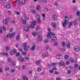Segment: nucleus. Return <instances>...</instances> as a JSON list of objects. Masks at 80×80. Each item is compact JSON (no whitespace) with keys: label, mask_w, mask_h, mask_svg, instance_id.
Returning a JSON list of instances; mask_svg holds the SVG:
<instances>
[{"label":"nucleus","mask_w":80,"mask_h":80,"mask_svg":"<svg viewBox=\"0 0 80 80\" xmlns=\"http://www.w3.org/2000/svg\"><path fill=\"white\" fill-rule=\"evenodd\" d=\"M37 22L35 21H33L32 22V24H31V26L26 27L24 28V30L25 32H27L29 31V28H35V25H36Z\"/></svg>","instance_id":"f257e3e1"},{"label":"nucleus","mask_w":80,"mask_h":80,"mask_svg":"<svg viewBox=\"0 0 80 80\" xmlns=\"http://www.w3.org/2000/svg\"><path fill=\"white\" fill-rule=\"evenodd\" d=\"M62 26L63 27H66V24L68 25V22L64 21V22H62Z\"/></svg>","instance_id":"f03ea898"},{"label":"nucleus","mask_w":80,"mask_h":80,"mask_svg":"<svg viewBox=\"0 0 80 80\" xmlns=\"http://www.w3.org/2000/svg\"><path fill=\"white\" fill-rule=\"evenodd\" d=\"M14 53H17V50H16V49H14L13 51L12 50L10 51V53L11 55H14Z\"/></svg>","instance_id":"7ed1b4c3"},{"label":"nucleus","mask_w":80,"mask_h":80,"mask_svg":"<svg viewBox=\"0 0 80 80\" xmlns=\"http://www.w3.org/2000/svg\"><path fill=\"white\" fill-rule=\"evenodd\" d=\"M74 50L76 52H79L80 48L78 46H75L74 47Z\"/></svg>","instance_id":"20e7f679"},{"label":"nucleus","mask_w":80,"mask_h":80,"mask_svg":"<svg viewBox=\"0 0 80 80\" xmlns=\"http://www.w3.org/2000/svg\"><path fill=\"white\" fill-rule=\"evenodd\" d=\"M52 27L54 28H57V23L55 22H53L52 23Z\"/></svg>","instance_id":"39448f33"},{"label":"nucleus","mask_w":80,"mask_h":80,"mask_svg":"<svg viewBox=\"0 0 80 80\" xmlns=\"http://www.w3.org/2000/svg\"><path fill=\"white\" fill-rule=\"evenodd\" d=\"M59 65L60 66H63V67H65V63L63 61H61L60 62L58 63Z\"/></svg>","instance_id":"423d86ee"},{"label":"nucleus","mask_w":80,"mask_h":80,"mask_svg":"<svg viewBox=\"0 0 80 80\" xmlns=\"http://www.w3.org/2000/svg\"><path fill=\"white\" fill-rule=\"evenodd\" d=\"M56 57L58 59H60L62 58V54H58L56 56Z\"/></svg>","instance_id":"0eeeda50"},{"label":"nucleus","mask_w":80,"mask_h":80,"mask_svg":"<svg viewBox=\"0 0 80 80\" xmlns=\"http://www.w3.org/2000/svg\"><path fill=\"white\" fill-rule=\"evenodd\" d=\"M57 40V38L56 37H52L51 38L52 42H56Z\"/></svg>","instance_id":"6e6552de"},{"label":"nucleus","mask_w":80,"mask_h":80,"mask_svg":"<svg viewBox=\"0 0 80 80\" xmlns=\"http://www.w3.org/2000/svg\"><path fill=\"white\" fill-rule=\"evenodd\" d=\"M38 40L39 42H41L42 40V37L41 36H39L38 38Z\"/></svg>","instance_id":"1a4fd4ad"},{"label":"nucleus","mask_w":80,"mask_h":80,"mask_svg":"<svg viewBox=\"0 0 80 80\" xmlns=\"http://www.w3.org/2000/svg\"><path fill=\"white\" fill-rule=\"evenodd\" d=\"M52 33V32H49L48 33V35H47V38H50L52 37V36H51V34Z\"/></svg>","instance_id":"9d476101"},{"label":"nucleus","mask_w":80,"mask_h":80,"mask_svg":"<svg viewBox=\"0 0 80 80\" xmlns=\"http://www.w3.org/2000/svg\"><path fill=\"white\" fill-rule=\"evenodd\" d=\"M48 57V54L47 53H43L42 55V57L45 58V57Z\"/></svg>","instance_id":"9b49d317"},{"label":"nucleus","mask_w":80,"mask_h":80,"mask_svg":"<svg viewBox=\"0 0 80 80\" xmlns=\"http://www.w3.org/2000/svg\"><path fill=\"white\" fill-rule=\"evenodd\" d=\"M57 16L56 14H54L52 18L54 20H55L57 19Z\"/></svg>","instance_id":"f8f14e48"},{"label":"nucleus","mask_w":80,"mask_h":80,"mask_svg":"<svg viewBox=\"0 0 80 80\" xmlns=\"http://www.w3.org/2000/svg\"><path fill=\"white\" fill-rule=\"evenodd\" d=\"M3 22V23H4V24H6V25H7L8 23V21L6 19H4Z\"/></svg>","instance_id":"ddd939ff"},{"label":"nucleus","mask_w":80,"mask_h":80,"mask_svg":"<svg viewBox=\"0 0 80 80\" xmlns=\"http://www.w3.org/2000/svg\"><path fill=\"white\" fill-rule=\"evenodd\" d=\"M37 10H40L41 8L40 6L38 5H37L36 7Z\"/></svg>","instance_id":"4468645a"},{"label":"nucleus","mask_w":80,"mask_h":80,"mask_svg":"<svg viewBox=\"0 0 80 80\" xmlns=\"http://www.w3.org/2000/svg\"><path fill=\"white\" fill-rule=\"evenodd\" d=\"M69 20V18L67 16H66L65 17V20H64V21H65L66 22H68Z\"/></svg>","instance_id":"2eb2a0df"},{"label":"nucleus","mask_w":80,"mask_h":80,"mask_svg":"<svg viewBox=\"0 0 80 80\" xmlns=\"http://www.w3.org/2000/svg\"><path fill=\"white\" fill-rule=\"evenodd\" d=\"M22 45L23 47H27V43L26 42H25V43H22Z\"/></svg>","instance_id":"dca6fc26"},{"label":"nucleus","mask_w":80,"mask_h":80,"mask_svg":"<svg viewBox=\"0 0 80 80\" xmlns=\"http://www.w3.org/2000/svg\"><path fill=\"white\" fill-rule=\"evenodd\" d=\"M35 45H33L32 47L31 50H32L34 51V50H35Z\"/></svg>","instance_id":"f3484780"},{"label":"nucleus","mask_w":80,"mask_h":80,"mask_svg":"<svg viewBox=\"0 0 80 80\" xmlns=\"http://www.w3.org/2000/svg\"><path fill=\"white\" fill-rule=\"evenodd\" d=\"M70 60L71 62H72V63H74V62H75V60H73V59L72 58H70Z\"/></svg>","instance_id":"a211bd4d"},{"label":"nucleus","mask_w":80,"mask_h":80,"mask_svg":"<svg viewBox=\"0 0 80 80\" xmlns=\"http://www.w3.org/2000/svg\"><path fill=\"white\" fill-rule=\"evenodd\" d=\"M25 20H26L27 22H28V21L29 20V19H28V18L27 16H25Z\"/></svg>","instance_id":"6ab92c4d"},{"label":"nucleus","mask_w":80,"mask_h":80,"mask_svg":"<svg viewBox=\"0 0 80 80\" xmlns=\"http://www.w3.org/2000/svg\"><path fill=\"white\" fill-rule=\"evenodd\" d=\"M37 22L38 23H41V20L40 19V18L37 19Z\"/></svg>","instance_id":"aec40b11"},{"label":"nucleus","mask_w":80,"mask_h":80,"mask_svg":"<svg viewBox=\"0 0 80 80\" xmlns=\"http://www.w3.org/2000/svg\"><path fill=\"white\" fill-rule=\"evenodd\" d=\"M74 22V26H75L76 25H77V20H75Z\"/></svg>","instance_id":"412c9836"},{"label":"nucleus","mask_w":80,"mask_h":80,"mask_svg":"<svg viewBox=\"0 0 80 80\" xmlns=\"http://www.w3.org/2000/svg\"><path fill=\"white\" fill-rule=\"evenodd\" d=\"M20 36L19 35H18L16 37L17 40H19V39H20Z\"/></svg>","instance_id":"4be33fe9"},{"label":"nucleus","mask_w":80,"mask_h":80,"mask_svg":"<svg viewBox=\"0 0 80 80\" xmlns=\"http://www.w3.org/2000/svg\"><path fill=\"white\" fill-rule=\"evenodd\" d=\"M78 67V64H75L74 66V68H77Z\"/></svg>","instance_id":"5701e85b"},{"label":"nucleus","mask_w":80,"mask_h":80,"mask_svg":"<svg viewBox=\"0 0 80 80\" xmlns=\"http://www.w3.org/2000/svg\"><path fill=\"white\" fill-rule=\"evenodd\" d=\"M66 46L68 48H70V43H68V44L66 45Z\"/></svg>","instance_id":"b1692460"},{"label":"nucleus","mask_w":80,"mask_h":80,"mask_svg":"<svg viewBox=\"0 0 80 80\" xmlns=\"http://www.w3.org/2000/svg\"><path fill=\"white\" fill-rule=\"evenodd\" d=\"M36 17L37 18V19H38V18H40V16L39 14H37L36 15Z\"/></svg>","instance_id":"393cba45"},{"label":"nucleus","mask_w":80,"mask_h":80,"mask_svg":"<svg viewBox=\"0 0 80 80\" xmlns=\"http://www.w3.org/2000/svg\"><path fill=\"white\" fill-rule=\"evenodd\" d=\"M37 70L38 72H41L42 71V68H38L37 69Z\"/></svg>","instance_id":"a878e982"},{"label":"nucleus","mask_w":80,"mask_h":80,"mask_svg":"<svg viewBox=\"0 0 80 80\" xmlns=\"http://www.w3.org/2000/svg\"><path fill=\"white\" fill-rule=\"evenodd\" d=\"M36 63L37 65H38L40 63V61H39V60L37 61L36 62Z\"/></svg>","instance_id":"bb28decb"},{"label":"nucleus","mask_w":80,"mask_h":80,"mask_svg":"<svg viewBox=\"0 0 80 80\" xmlns=\"http://www.w3.org/2000/svg\"><path fill=\"white\" fill-rule=\"evenodd\" d=\"M6 48L7 51H9L10 49V47H6Z\"/></svg>","instance_id":"cd10ccee"},{"label":"nucleus","mask_w":80,"mask_h":80,"mask_svg":"<svg viewBox=\"0 0 80 80\" xmlns=\"http://www.w3.org/2000/svg\"><path fill=\"white\" fill-rule=\"evenodd\" d=\"M62 45L63 46V47H65L66 46V45H65V43L64 42H63L62 43Z\"/></svg>","instance_id":"c85d7f7f"},{"label":"nucleus","mask_w":80,"mask_h":80,"mask_svg":"<svg viewBox=\"0 0 80 80\" xmlns=\"http://www.w3.org/2000/svg\"><path fill=\"white\" fill-rule=\"evenodd\" d=\"M24 49L25 50V51H27L28 50V48H27V47H24Z\"/></svg>","instance_id":"c756f323"},{"label":"nucleus","mask_w":80,"mask_h":80,"mask_svg":"<svg viewBox=\"0 0 80 80\" xmlns=\"http://www.w3.org/2000/svg\"><path fill=\"white\" fill-rule=\"evenodd\" d=\"M23 78L24 80H28V78L26 76H23Z\"/></svg>","instance_id":"7c9ffc66"},{"label":"nucleus","mask_w":80,"mask_h":80,"mask_svg":"<svg viewBox=\"0 0 80 80\" xmlns=\"http://www.w3.org/2000/svg\"><path fill=\"white\" fill-rule=\"evenodd\" d=\"M26 1H27V0H22V4H25Z\"/></svg>","instance_id":"2f4dec72"},{"label":"nucleus","mask_w":80,"mask_h":80,"mask_svg":"<svg viewBox=\"0 0 80 80\" xmlns=\"http://www.w3.org/2000/svg\"><path fill=\"white\" fill-rule=\"evenodd\" d=\"M46 43H47L48 42V40L47 39H46L44 41Z\"/></svg>","instance_id":"473e14b6"},{"label":"nucleus","mask_w":80,"mask_h":80,"mask_svg":"<svg viewBox=\"0 0 80 80\" xmlns=\"http://www.w3.org/2000/svg\"><path fill=\"white\" fill-rule=\"evenodd\" d=\"M22 23L24 24V25H25L26 23H27V22L26 21V20H23L22 21Z\"/></svg>","instance_id":"72a5a7b5"},{"label":"nucleus","mask_w":80,"mask_h":80,"mask_svg":"<svg viewBox=\"0 0 80 80\" xmlns=\"http://www.w3.org/2000/svg\"><path fill=\"white\" fill-rule=\"evenodd\" d=\"M76 14H77V16H80V12L77 11Z\"/></svg>","instance_id":"f704fd0d"},{"label":"nucleus","mask_w":80,"mask_h":80,"mask_svg":"<svg viewBox=\"0 0 80 80\" xmlns=\"http://www.w3.org/2000/svg\"><path fill=\"white\" fill-rule=\"evenodd\" d=\"M6 7L7 8H10V6L9 4H8L6 5Z\"/></svg>","instance_id":"c9c22d12"},{"label":"nucleus","mask_w":80,"mask_h":80,"mask_svg":"<svg viewBox=\"0 0 80 80\" xmlns=\"http://www.w3.org/2000/svg\"><path fill=\"white\" fill-rule=\"evenodd\" d=\"M18 50L20 52H21V53L23 51V50H22V48H19Z\"/></svg>","instance_id":"e433bc0d"},{"label":"nucleus","mask_w":80,"mask_h":80,"mask_svg":"<svg viewBox=\"0 0 80 80\" xmlns=\"http://www.w3.org/2000/svg\"><path fill=\"white\" fill-rule=\"evenodd\" d=\"M71 72H72V71L70 70H68L67 71V73L68 74H70V73H71Z\"/></svg>","instance_id":"4c0bfd02"},{"label":"nucleus","mask_w":80,"mask_h":80,"mask_svg":"<svg viewBox=\"0 0 80 80\" xmlns=\"http://www.w3.org/2000/svg\"><path fill=\"white\" fill-rule=\"evenodd\" d=\"M4 55H5L6 56H7V57L8 56V52H6V53H3Z\"/></svg>","instance_id":"58836bf2"},{"label":"nucleus","mask_w":80,"mask_h":80,"mask_svg":"<svg viewBox=\"0 0 80 80\" xmlns=\"http://www.w3.org/2000/svg\"><path fill=\"white\" fill-rule=\"evenodd\" d=\"M7 38H10V33L8 34L7 35Z\"/></svg>","instance_id":"ea45409f"},{"label":"nucleus","mask_w":80,"mask_h":80,"mask_svg":"<svg viewBox=\"0 0 80 80\" xmlns=\"http://www.w3.org/2000/svg\"><path fill=\"white\" fill-rule=\"evenodd\" d=\"M69 68L70 70H73V67H72V66L71 65L69 66Z\"/></svg>","instance_id":"a19ab883"},{"label":"nucleus","mask_w":80,"mask_h":80,"mask_svg":"<svg viewBox=\"0 0 80 80\" xmlns=\"http://www.w3.org/2000/svg\"><path fill=\"white\" fill-rule=\"evenodd\" d=\"M22 55H27V54L26 53V52H23V51L22 52Z\"/></svg>","instance_id":"79ce46f5"},{"label":"nucleus","mask_w":80,"mask_h":80,"mask_svg":"<svg viewBox=\"0 0 80 80\" xmlns=\"http://www.w3.org/2000/svg\"><path fill=\"white\" fill-rule=\"evenodd\" d=\"M57 70V68H56V67H53L52 68V70Z\"/></svg>","instance_id":"37998d69"},{"label":"nucleus","mask_w":80,"mask_h":80,"mask_svg":"<svg viewBox=\"0 0 80 80\" xmlns=\"http://www.w3.org/2000/svg\"><path fill=\"white\" fill-rule=\"evenodd\" d=\"M57 65V63H52V66H55Z\"/></svg>","instance_id":"c03bdc74"},{"label":"nucleus","mask_w":80,"mask_h":80,"mask_svg":"<svg viewBox=\"0 0 80 80\" xmlns=\"http://www.w3.org/2000/svg\"><path fill=\"white\" fill-rule=\"evenodd\" d=\"M31 12L32 13H35V11L33 9H31Z\"/></svg>","instance_id":"a18cd8bd"},{"label":"nucleus","mask_w":80,"mask_h":80,"mask_svg":"<svg viewBox=\"0 0 80 80\" xmlns=\"http://www.w3.org/2000/svg\"><path fill=\"white\" fill-rule=\"evenodd\" d=\"M12 65H13V66H15V65H16V64L15 62H12Z\"/></svg>","instance_id":"49530a36"},{"label":"nucleus","mask_w":80,"mask_h":80,"mask_svg":"<svg viewBox=\"0 0 80 80\" xmlns=\"http://www.w3.org/2000/svg\"><path fill=\"white\" fill-rule=\"evenodd\" d=\"M15 70L14 69H12L11 70V72L12 73H14L15 72Z\"/></svg>","instance_id":"de8ad7c7"},{"label":"nucleus","mask_w":80,"mask_h":80,"mask_svg":"<svg viewBox=\"0 0 80 80\" xmlns=\"http://www.w3.org/2000/svg\"><path fill=\"white\" fill-rule=\"evenodd\" d=\"M20 4V1H18L17 2V5H19Z\"/></svg>","instance_id":"09e8293b"},{"label":"nucleus","mask_w":80,"mask_h":80,"mask_svg":"<svg viewBox=\"0 0 80 80\" xmlns=\"http://www.w3.org/2000/svg\"><path fill=\"white\" fill-rule=\"evenodd\" d=\"M49 71L51 73H53V71L52 70H49Z\"/></svg>","instance_id":"8fccbe9b"},{"label":"nucleus","mask_w":80,"mask_h":80,"mask_svg":"<svg viewBox=\"0 0 80 80\" xmlns=\"http://www.w3.org/2000/svg\"><path fill=\"white\" fill-rule=\"evenodd\" d=\"M64 58H65V59H68V56L66 55L65 56H64Z\"/></svg>","instance_id":"3c124183"},{"label":"nucleus","mask_w":80,"mask_h":80,"mask_svg":"<svg viewBox=\"0 0 80 80\" xmlns=\"http://www.w3.org/2000/svg\"><path fill=\"white\" fill-rule=\"evenodd\" d=\"M3 31H6V29L5 28V26H3Z\"/></svg>","instance_id":"603ef678"},{"label":"nucleus","mask_w":80,"mask_h":80,"mask_svg":"<svg viewBox=\"0 0 80 80\" xmlns=\"http://www.w3.org/2000/svg\"><path fill=\"white\" fill-rule=\"evenodd\" d=\"M32 35L34 36H35V35H37V33H36V32H33L32 33Z\"/></svg>","instance_id":"864d4df0"},{"label":"nucleus","mask_w":80,"mask_h":80,"mask_svg":"<svg viewBox=\"0 0 80 80\" xmlns=\"http://www.w3.org/2000/svg\"><path fill=\"white\" fill-rule=\"evenodd\" d=\"M57 45H58V42H56L54 44V45L55 46H57Z\"/></svg>","instance_id":"5fc2aeb1"},{"label":"nucleus","mask_w":80,"mask_h":80,"mask_svg":"<svg viewBox=\"0 0 80 80\" xmlns=\"http://www.w3.org/2000/svg\"><path fill=\"white\" fill-rule=\"evenodd\" d=\"M19 55H20V53L19 52L17 53L16 55V57H18V56Z\"/></svg>","instance_id":"6e6d98bb"},{"label":"nucleus","mask_w":80,"mask_h":80,"mask_svg":"<svg viewBox=\"0 0 80 80\" xmlns=\"http://www.w3.org/2000/svg\"><path fill=\"white\" fill-rule=\"evenodd\" d=\"M73 9L74 11H76V10H77V8L76 7H74Z\"/></svg>","instance_id":"4d7b16f0"},{"label":"nucleus","mask_w":80,"mask_h":80,"mask_svg":"<svg viewBox=\"0 0 80 80\" xmlns=\"http://www.w3.org/2000/svg\"><path fill=\"white\" fill-rule=\"evenodd\" d=\"M35 30L36 31H38V30H40V28H39V27H38Z\"/></svg>","instance_id":"13d9d810"},{"label":"nucleus","mask_w":80,"mask_h":80,"mask_svg":"<svg viewBox=\"0 0 80 80\" xmlns=\"http://www.w3.org/2000/svg\"><path fill=\"white\" fill-rule=\"evenodd\" d=\"M54 5H56V6H58V3L57 2H55L54 3Z\"/></svg>","instance_id":"bf43d9fd"},{"label":"nucleus","mask_w":80,"mask_h":80,"mask_svg":"<svg viewBox=\"0 0 80 80\" xmlns=\"http://www.w3.org/2000/svg\"><path fill=\"white\" fill-rule=\"evenodd\" d=\"M25 59L27 60H29V58L28 57H25Z\"/></svg>","instance_id":"052dcab7"},{"label":"nucleus","mask_w":80,"mask_h":80,"mask_svg":"<svg viewBox=\"0 0 80 80\" xmlns=\"http://www.w3.org/2000/svg\"><path fill=\"white\" fill-rule=\"evenodd\" d=\"M20 61H21V62H23L24 61V59L23 58H21Z\"/></svg>","instance_id":"680f3d73"},{"label":"nucleus","mask_w":80,"mask_h":80,"mask_svg":"<svg viewBox=\"0 0 80 80\" xmlns=\"http://www.w3.org/2000/svg\"><path fill=\"white\" fill-rule=\"evenodd\" d=\"M46 50H48V48H49V46H48V45L46 46Z\"/></svg>","instance_id":"e2e57ef3"},{"label":"nucleus","mask_w":80,"mask_h":80,"mask_svg":"<svg viewBox=\"0 0 80 80\" xmlns=\"http://www.w3.org/2000/svg\"><path fill=\"white\" fill-rule=\"evenodd\" d=\"M69 63H70V62H69V61H67L66 62V64H67V65H68V64H69Z\"/></svg>","instance_id":"0e129e2a"},{"label":"nucleus","mask_w":80,"mask_h":80,"mask_svg":"<svg viewBox=\"0 0 80 80\" xmlns=\"http://www.w3.org/2000/svg\"><path fill=\"white\" fill-rule=\"evenodd\" d=\"M62 52H65L66 50L65 49L63 48H62Z\"/></svg>","instance_id":"69168bd1"},{"label":"nucleus","mask_w":80,"mask_h":80,"mask_svg":"<svg viewBox=\"0 0 80 80\" xmlns=\"http://www.w3.org/2000/svg\"><path fill=\"white\" fill-rule=\"evenodd\" d=\"M47 66L48 67H50V64H47Z\"/></svg>","instance_id":"338daca9"},{"label":"nucleus","mask_w":80,"mask_h":80,"mask_svg":"<svg viewBox=\"0 0 80 80\" xmlns=\"http://www.w3.org/2000/svg\"><path fill=\"white\" fill-rule=\"evenodd\" d=\"M16 13L17 14V15H20V12H16Z\"/></svg>","instance_id":"774afa93"}]
</instances>
